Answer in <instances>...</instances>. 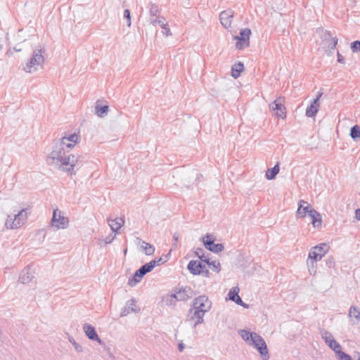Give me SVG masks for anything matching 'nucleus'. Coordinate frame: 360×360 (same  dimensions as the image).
<instances>
[{"mask_svg": "<svg viewBox=\"0 0 360 360\" xmlns=\"http://www.w3.org/2000/svg\"><path fill=\"white\" fill-rule=\"evenodd\" d=\"M64 142L56 141L50 154L46 157L48 165L53 166L59 170L65 172L68 165L70 164L71 158H74L73 154H68L64 149Z\"/></svg>", "mask_w": 360, "mask_h": 360, "instance_id": "f257e3e1", "label": "nucleus"}, {"mask_svg": "<svg viewBox=\"0 0 360 360\" xmlns=\"http://www.w3.org/2000/svg\"><path fill=\"white\" fill-rule=\"evenodd\" d=\"M64 143H65L64 149H65V150L68 153H69L70 150H72L75 147V145L72 143L67 142L65 141H64Z\"/></svg>", "mask_w": 360, "mask_h": 360, "instance_id": "09e8293b", "label": "nucleus"}, {"mask_svg": "<svg viewBox=\"0 0 360 360\" xmlns=\"http://www.w3.org/2000/svg\"><path fill=\"white\" fill-rule=\"evenodd\" d=\"M355 217L357 220L360 221V208L355 210Z\"/></svg>", "mask_w": 360, "mask_h": 360, "instance_id": "bf43d9fd", "label": "nucleus"}, {"mask_svg": "<svg viewBox=\"0 0 360 360\" xmlns=\"http://www.w3.org/2000/svg\"><path fill=\"white\" fill-rule=\"evenodd\" d=\"M84 157L82 155H75L74 158L70 161V164L68 165L65 168V172L69 173L71 176L72 174H75L74 172V169L75 167H80L83 165Z\"/></svg>", "mask_w": 360, "mask_h": 360, "instance_id": "dca6fc26", "label": "nucleus"}, {"mask_svg": "<svg viewBox=\"0 0 360 360\" xmlns=\"http://www.w3.org/2000/svg\"><path fill=\"white\" fill-rule=\"evenodd\" d=\"M251 34V30L246 27L240 30L239 35L234 36L233 39L236 41V48L238 50H242L250 46V37Z\"/></svg>", "mask_w": 360, "mask_h": 360, "instance_id": "20e7f679", "label": "nucleus"}, {"mask_svg": "<svg viewBox=\"0 0 360 360\" xmlns=\"http://www.w3.org/2000/svg\"><path fill=\"white\" fill-rule=\"evenodd\" d=\"M51 224L52 226H54L58 229H64L68 228L69 219L68 217H65L62 214V212L60 210L56 208L53 210Z\"/></svg>", "mask_w": 360, "mask_h": 360, "instance_id": "39448f33", "label": "nucleus"}, {"mask_svg": "<svg viewBox=\"0 0 360 360\" xmlns=\"http://www.w3.org/2000/svg\"><path fill=\"white\" fill-rule=\"evenodd\" d=\"M204 262L206 263L213 271L219 273L221 271V265L219 262L216 260L210 261V258L208 257L207 259H204Z\"/></svg>", "mask_w": 360, "mask_h": 360, "instance_id": "a878e982", "label": "nucleus"}, {"mask_svg": "<svg viewBox=\"0 0 360 360\" xmlns=\"http://www.w3.org/2000/svg\"><path fill=\"white\" fill-rule=\"evenodd\" d=\"M27 208L22 209L18 214H15L13 220L11 223V229L20 227L27 219Z\"/></svg>", "mask_w": 360, "mask_h": 360, "instance_id": "f8f14e48", "label": "nucleus"}, {"mask_svg": "<svg viewBox=\"0 0 360 360\" xmlns=\"http://www.w3.org/2000/svg\"><path fill=\"white\" fill-rule=\"evenodd\" d=\"M329 246L326 243H321L311 248L309 252V258L312 262L321 260L328 252Z\"/></svg>", "mask_w": 360, "mask_h": 360, "instance_id": "6e6552de", "label": "nucleus"}, {"mask_svg": "<svg viewBox=\"0 0 360 360\" xmlns=\"http://www.w3.org/2000/svg\"><path fill=\"white\" fill-rule=\"evenodd\" d=\"M319 103L317 99H314L306 109V116L308 117H313L316 116L319 111Z\"/></svg>", "mask_w": 360, "mask_h": 360, "instance_id": "aec40b11", "label": "nucleus"}, {"mask_svg": "<svg viewBox=\"0 0 360 360\" xmlns=\"http://www.w3.org/2000/svg\"><path fill=\"white\" fill-rule=\"evenodd\" d=\"M115 238V233L112 232L111 234H110L109 236L105 237V238L104 240L105 244L108 245V244L111 243L114 240Z\"/></svg>", "mask_w": 360, "mask_h": 360, "instance_id": "49530a36", "label": "nucleus"}, {"mask_svg": "<svg viewBox=\"0 0 360 360\" xmlns=\"http://www.w3.org/2000/svg\"><path fill=\"white\" fill-rule=\"evenodd\" d=\"M13 220V219L10 216L8 215V218L6 221V223H5V226H6L7 229H11V221Z\"/></svg>", "mask_w": 360, "mask_h": 360, "instance_id": "6e6d98bb", "label": "nucleus"}, {"mask_svg": "<svg viewBox=\"0 0 360 360\" xmlns=\"http://www.w3.org/2000/svg\"><path fill=\"white\" fill-rule=\"evenodd\" d=\"M136 272H137V274H138L139 275H140V276H141L142 278H143V276L146 275L145 271H143V269H141V267H140V268H139V269L136 271Z\"/></svg>", "mask_w": 360, "mask_h": 360, "instance_id": "13d9d810", "label": "nucleus"}, {"mask_svg": "<svg viewBox=\"0 0 360 360\" xmlns=\"http://www.w3.org/2000/svg\"><path fill=\"white\" fill-rule=\"evenodd\" d=\"M141 248L144 250V252L146 255L150 256L153 255L155 252V247L145 241L142 242Z\"/></svg>", "mask_w": 360, "mask_h": 360, "instance_id": "7c9ffc66", "label": "nucleus"}, {"mask_svg": "<svg viewBox=\"0 0 360 360\" xmlns=\"http://www.w3.org/2000/svg\"><path fill=\"white\" fill-rule=\"evenodd\" d=\"M239 288L237 286L233 287L229 292L228 296L230 300L235 302V300L240 297L239 293Z\"/></svg>", "mask_w": 360, "mask_h": 360, "instance_id": "72a5a7b5", "label": "nucleus"}, {"mask_svg": "<svg viewBox=\"0 0 360 360\" xmlns=\"http://www.w3.org/2000/svg\"><path fill=\"white\" fill-rule=\"evenodd\" d=\"M104 350L106 352V353L108 354L109 357L112 359H115V356L113 355L111 348L110 347L106 346L105 344L103 345Z\"/></svg>", "mask_w": 360, "mask_h": 360, "instance_id": "3c124183", "label": "nucleus"}, {"mask_svg": "<svg viewBox=\"0 0 360 360\" xmlns=\"http://www.w3.org/2000/svg\"><path fill=\"white\" fill-rule=\"evenodd\" d=\"M191 307H193V309L205 310V312H207L212 308V302L209 300L207 296L205 295H200L193 300Z\"/></svg>", "mask_w": 360, "mask_h": 360, "instance_id": "1a4fd4ad", "label": "nucleus"}, {"mask_svg": "<svg viewBox=\"0 0 360 360\" xmlns=\"http://www.w3.org/2000/svg\"><path fill=\"white\" fill-rule=\"evenodd\" d=\"M312 219V224L314 227H319L321 226L322 223V218L321 214L313 209L312 210L309 211V213L308 214Z\"/></svg>", "mask_w": 360, "mask_h": 360, "instance_id": "412c9836", "label": "nucleus"}, {"mask_svg": "<svg viewBox=\"0 0 360 360\" xmlns=\"http://www.w3.org/2000/svg\"><path fill=\"white\" fill-rule=\"evenodd\" d=\"M321 335H322V338L324 340L326 343H329V342L331 340L334 339L333 335L330 332H328L327 330L323 331L321 333Z\"/></svg>", "mask_w": 360, "mask_h": 360, "instance_id": "a19ab883", "label": "nucleus"}, {"mask_svg": "<svg viewBox=\"0 0 360 360\" xmlns=\"http://www.w3.org/2000/svg\"><path fill=\"white\" fill-rule=\"evenodd\" d=\"M359 360H360V357L359 358Z\"/></svg>", "mask_w": 360, "mask_h": 360, "instance_id": "0e129e2a", "label": "nucleus"}, {"mask_svg": "<svg viewBox=\"0 0 360 360\" xmlns=\"http://www.w3.org/2000/svg\"><path fill=\"white\" fill-rule=\"evenodd\" d=\"M150 22L154 26L157 25H159L160 27L166 26V20L163 16L150 18Z\"/></svg>", "mask_w": 360, "mask_h": 360, "instance_id": "c85d7f7f", "label": "nucleus"}, {"mask_svg": "<svg viewBox=\"0 0 360 360\" xmlns=\"http://www.w3.org/2000/svg\"><path fill=\"white\" fill-rule=\"evenodd\" d=\"M154 264H155L154 262H149L142 265L141 266V269H142L143 271H144L145 274H146L153 271V269H154V267H153Z\"/></svg>", "mask_w": 360, "mask_h": 360, "instance_id": "ea45409f", "label": "nucleus"}, {"mask_svg": "<svg viewBox=\"0 0 360 360\" xmlns=\"http://www.w3.org/2000/svg\"><path fill=\"white\" fill-rule=\"evenodd\" d=\"M178 349L179 352H182L184 349V345L182 342L178 344Z\"/></svg>", "mask_w": 360, "mask_h": 360, "instance_id": "680f3d73", "label": "nucleus"}, {"mask_svg": "<svg viewBox=\"0 0 360 360\" xmlns=\"http://www.w3.org/2000/svg\"><path fill=\"white\" fill-rule=\"evenodd\" d=\"M79 139V136L76 134H72L69 135L68 136H63L60 139H59L58 141H67L70 143H72L74 144L77 143Z\"/></svg>", "mask_w": 360, "mask_h": 360, "instance_id": "473e14b6", "label": "nucleus"}, {"mask_svg": "<svg viewBox=\"0 0 360 360\" xmlns=\"http://www.w3.org/2000/svg\"><path fill=\"white\" fill-rule=\"evenodd\" d=\"M193 290L189 286L175 287L172 289V297L177 301H186L193 295Z\"/></svg>", "mask_w": 360, "mask_h": 360, "instance_id": "423d86ee", "label": "nucleus"}, {"mask_svg": "<svg viewBox=\"0 0 360 360\" xmlns=\"http://www.w3.org/2000/svg\"><path fill=\"white\" fill-rule=\"evenodd\" d=\"M216 238L211 234L207 233L202 238L205 248L214 253H219L224 250V246L222 243H215Z\"/></svg>", "mask_w": 360, "mask_h": 360, "instance_id": "0eeeda50", "label": "nucleus"}, {"mask_svg": "<svg viewBox=\"0 0 360 360\" xmlns=\"http://www.w3.org/2000/svg\"><path fill=\"white\" fill-rule=\"evenodd\" d=\"M68 340H69L70 342L73 345V347H75V350L77 352H82V346L79 344H78L73 338L70 337Z\"/></svg>", "mask_w": 360, "mask_h": 360, "instance_id": "79ce46f5", "label": "nucleus"}, {"mask_svg": "<svg viewBox=\"0 0 360 360\" xmlns=\"http://www.w3.org/2000/svg\"><path fill=\"white\" fill-rule=\"evenodd\" d=\"M326 265L328 268H333L335 266V262L333 256H330L326 259Z\"/></svg>", "mask_w": 360, "mask_h": 360, "instance_id": "a18cd8bd", "label": "nucleus"}, {"mask_svg": "<svg viewBox=\"0 0 360 360\" xmlns=\"http://www.w3.org/2000/svg\"><path fill=\"white\" fill-rule=\"evenodd\" d=\"M173 240L174 243H173V245H176L178 240H179V234L178 233H174L173 234Z\"/></svg>", "mask_w": 360, "mask_h": 360, "instance_id": "4d7b16f0", "label": "nucleus"}, {"mask_svg": "<svg viewBox=\"0 0 360 360\" xmlns=\"http://www.w3.org/2000/svg\"><path fill=\"white\" fill-rule=\"evenodd\" d=\"M279 170H280V163H279V162H277L273 167L267 169V171L266 172V174H265L266 178L268 180H272V179H275L276 175L278 174Z\"/></svg>", "mask_w": 360, "mask_h": 360, "instance_id": "5701e85b", "label": "nucleus"}, {"mask_svg": "<svg viewBox=\"0 0 360 360\" xmlns=\"http://www.w3.org/2000/svg\"><path fill=\"white\" fill-rule=\"evenodd\" d=\"M44 58L42 56L41 49H34L31 58L22 67V70L26 72L31 73L37 71L39 67H41L44 64Z\"/></svg>", "mask_w": 360, "mask_h": 360, "instance_id": "f03ea898", "label": "nucleus"}, {"mask_svg": "<svg viewBox=\"0 0 360 360\" xmlns=\"http://www.w3.org/2000/svg\"><path fill=\"white\" fill-rule=\"evenodd\" d=\"M311 206L307 201L301 200L298 203V208L296 212L297 218H303L309 214V211L312 210Z\"/></svg>", "mask_w": 360, "mask_h": 360, "instance_id": "a211bd4d", "label": "nucleus"}, {"mask_svg": "<svg viewBox=\"0 0 360 360\" xmlns=\"http://www.w3.org/2000/svg\"><path fill=\"white\" fill-rule=\"evenodd\" d=\"M338 42V39L336 37L331 38V39L327 42L328 49L329 50L334 51L337 47Z\"/></svg>", "mask_w": 360, "mask_h": 360, "instance_id": "e433bc0d", "label": "nucleus"}, {"mask_svg": "<svg viewBox=\"0 0 360 360\" xmlns=\"http://www.w3.org/2000/svg\"><path fill=\"white\" fill-rule=\"evenodd\" d=\"M195 255L200 259V261L204 262V259H207L208 257L205 255V251L201 248H198L194 252Z\"/></svg>", "mask_w": 360, "mask_h": 360, "instance_id": "4c0bfd02", "label": "nucleus"}, {"mask_svg": "<svg viewBox=\"0 0 360 360\" xmlns=\"http://www.w3.org/2000/svg\"><path fill=\"white\" fill-rule=\"evenodd\" d=\"M321 96H322V93L321 92H319L318 95L316 96V97L314 99H317L318 100V103H319V100H320V98L321 97Z\"/></svg>", "mask_w": 360, "mask_h": 360, "instance_id": "e2e57ef3", "label": "nucleus"}, {"mask_svg": "<svg viewBox=\"0 0 360 360\" xmlns=\"http://www.w3.org/2000/svg\"><path fill=\"white\" fill-rule=\"evenodd\" d=\"M348 316L349 317L353 316L356 321V323H359L360 320V309L354 305L351 306L349 310Z\"/></svg>", "mask_w": 360, "mask_h": 360, "instance_id": "cd10ccee", "label": "nucleus"}, {"mask_svg": "<svg viewBox=\"0 0 360 360\" xmlns=\"http://www.w3.org/2000/svg\"><path fill=\"white\" fill-rule=\"evenodd\" d=\"M243 70H244V65L242 62L239 61V62L235 63L231 67V76L234 79H237L238 77H240V75L241 72L243 71Z\"/></svg>", "mask_w": 360, "mask_h": 360, "instance_id": "4be33fe9", "label": "nucleus"}, {"mask_svg": "<svg viewBox=\"0 0 360 360\" xmlns=\"http://www.w3.org/2000/svg\"><path fill=\"white\" fill-rule=\"evenodd\" d=\"M205 313V310L193 309V307L191 306L188 316H190L191 321H194L193 328L203 323V317Z\"/></svg>", "mask_w": 360, "mask_h": 360, "instance_id": "9b49d317", "label": "nucleus"}, {"mask_svg": "<svg viewBox=\"0 0 360 360\" xmlns=\"http://www.w3.org/2000/svg\"><path fill=\"white\" fill-rule=\"evenodd\" d=\"M124 221L122 218H116L112 220V223L110 224L112 232L116 233L123 226Z\"/></svg>", "mask_w": 360, "mask_h": 360, "instance_id": "393cba45", "label": "nucleus"}, {"mask_svg": "<svg viewBox=\"0 0 360 360\" xmlns=\"http://www.w3.org/2000/svg\"><path fill=\"white\" fill-rule=\"evenodd\" d=\"M350 49L353 53L360 52V40H356L351 43Z\"/></svg>", "mask_w": 360, "mask_h": 360, "instance_id": "58836bf2", "label": "nucleus"}, {"mask_svg": "<svg viewBox=\"0 0 360 360\" xmlns=\"http://www.w3.org/2000/svg\"><path fill=\"white\" fill-rule=\"evenodd\" d=\"M331 38H333V37H332V34L330 31L324 30L323 32V34L321 35V39H323V41L328 42V41H330L331 39Z\"/></svg>", "mask_w": 360, "mask_h": 360, "instance_id": "c03bdc74", "label": "nucleus"}, {"mask_svg": "<svg viewBox=\"0 0 360 360\" xmlns=\"http://www.w3.org/2000/svg\"><path fill=\"white\" fill-rule=\"evenodd\" d=\"M238 333L241 338L248 345L251 342V340L253 338L254 333H255V332H251L245 329H240Z\"/></svg>", "mask_w": 360, "mask_h": 360, "instance_id": "b1692460", "label": "nucleus"}, {"mask_svg": "<svg viewBox=\"0 0 360 360\" xmlns=\"http://www.w3.org/2000/svg\"><path fill=\"white\" fill-rule=\"evenodd\" d=\"M83 329L89 340L96 341L100 345H104V342L98 337L95 327L89 323H84Z\"/></svg>", "mask_w": 360, "mask_h": 360, "instance_id": "ddd939ff", "label": "nucleus"}, {"mask_svg": "<svg viewBox=\"0 0 360 360\" xmlns=\"http://www.w3.org/2000/svg\"><path fill=\"white\" fill-rule=\"evenodd\" d=\"M204 276L209 277L210 276V271L206 268L203 269L202 273H201Z\"/></svg>", "mask_w": 360, "mask_h": 360, "instance_id": "052dcab7", "label": "nucleus"}, {"mask_svg": "<svg viewBox=\"0 0 360 360\" xmlns=\"http://www.w3.org/2000/svg\"><path fill=\"white\" fill-rule=\"evenodd\" d=\"M141 280L142 278L135 271L133 276L129 278L127 284L131 287H134Z\"/></svg>", "mask_w": 360, "mask_h": 360, "instance_id": "2f4dec72", "label": "nucleus"}, {"mask_svg": "<svg viewBox=\"0 0 360 360\" xmlns=\"http://www.w3.org/2000/svg\"><path fill=\"white\" fill-rule=\"evenodd\" d=\"M166 261H162V257H160L158 259H153L150 261V262H154L155 264H153V267L155 268L156 266H159L161 264H163L164 262H165Z\"/></svg>", "mask_w": 360, "mask_h": 360, "instance_id": "864d4df0", "label": "nucleus"}, {"mask_svg": "<svg viewBox=\"0 0 360 360\" xmlns=\"http://www.w3.org/2000/svg\"><path fill=\"white\" fill-rule=\"evenodd\" d=\"M95 109L96 114L100 117H103L107 115L109 106L108 105H101L99 104H96Z\"/></svg>", "mask_w": 360, "mask_h": 360, "instance_id": "bb28decb", "label": "nucleus"}, {"mask_svg": "<svg viewBox=\"0 0 360 360\" xmlns=\"http://www.w3.org/2000/svg\"><path fill=\"white\" fill-rule=\"evenodd\" d=\"M202 262L198 260H191L188 264L187 269L193 275H200L203 269H205V265Z\"/></svg>", "mask_w": 360, "mask_h": 360, "instance_id": "2eb2a0df", "label": "nucleus"}, {"mask_svg": "<svg viewBox=\"0 0 360 360\" xmlns=\"http://www.w3.org/2000/svg\"><path fill=\"white\" fill-rule=\"evenodd\" d=\"M163 29L162 34L165 36H169L172 34L170 32V29L168 26L167 22H166V26L161 27Z\"/></svg>", "mask_w": 360, "mask_h": 360, "instance_id": "603ef678", "label": "nucleus"}, {"mask_svg": "<svg viewBox=\"0 0 360 360\" xmlns=\"http://www.w3.org/2000/svg\"><path fill=\"white\" fill-rule=\"evenodd\" d=\"M236 304H237L238 305H240V306H242L243 308L245 309H248L249 308V305L246 303H245L240 297H238V298L235 300L234 302Z\"/></svg>", "mask_w": 360, "mask_h": 360, "instance_id": "de8ad7c7", "label": "nucleus"}, {"mask_svg": "<svg viewBox=\"0 0 360 360\" xmlns=\"http://www.w3.org/2000/svg\"><path fill=\"white\" fill-rule=\"evenodd\" d=\"M34 278V271L30 266H27L20 272L18 281L22 284H27L31 282Z\"/></svg>", "mask_w": 360, "mask_h": 360, "instance_id": "f3484780", "label": "nucleus"}, {"mask_svg": "<svg viewBox=\"0 0 360 360\" xmlns=\"http://www.w3.org/2000/svg\"><path fill=\"white\" fill-rule=\"evenodd\" d=\"M326 344L335 354L342 349L341 345L335 339L331 340L329 343Z\"/></svg>", "mask_w": 360, "mask_h": 360, "instance_id": "f704fd0d", "label": "nucleus"}, {"mask_svg": "<svg viewBox=\"0 0 360 360\" xmlns=\"http://www.w3.org/2000/svg\"><path fill=\"white\" fill-rule=\"evenodd\" d=\"M337 57H338V62L340 63H342V64H344L345 60V58L340 53L339 51H338L337 53Z\"/></svg>", "mask_w": 360, "mask_h": 360, "instance_id": "5fc2aeb1", "label": "nucleus"}, {"mask_svg": "<svg viewBox=\"0 0 360 360\" xmlns=\"http://www.w3.org/2000/svg\"><path fill=\"white\" fill-rule=\"evenodd\" d=\"M136 300L132 298L127 302L124 307L122 308L120 312V316L124 317L128 315L131 312H137L140 311V309L136 308Z\"/></svg>", "mask_w": 360, "mask_h": 360, "instance_id": "6ab92c4d", "label": "nucleus"}, {"mask_svg": "<svg viewBox=\"0 0 360 360\" xmlns=\"http://www.w3.org/2000/svg\"><path fill=\"white\" fill-rule=\"evenodd\" d=\"M284 97L280 96L269 105L273 110L276 111V116L282 119L286 117V108L284 105Z\"/></svg>", "mask_w": 360, "mask_h": 360, "instance_id": "9d476101", "label": "nucleus"}, {"mask_svg": "<svg viewBox=\"0 0 360 360\" xmlns=\"http://www.w3.org/2000/svg\"><path fill=\"white\" fill-rule=\"evenodd\" d=\"M160 12L158 6L155 4H150L149 6L150 18L156 17Z\"/></svg>", "mask_w": 360, "mask_h": 360, "instance_id": "c9c22d12", "label": "nucleus"}, {"mask_svg": "<svg viewBox=\"0 0 360 360\" xmlns=\"http://www.w3.org/2000/svg\"><path fill=\"white\" fill-rule=\"evenodd\" d=\"M249 345L252 346L258 351L263 360H268L269 359L267 345L264 338L259 334L254 333L253 338L251 340Z\"/></svg>", "mask_w": 360, "mask_h": 360, "instance_id": "7ed1b4c3", "label": "nucleus"}, {"mask_svg": "<svg viewBox=\"0 0 360 360\" xmlns=\"http://www.w3.org/2000/svg\"><path fill=\"white\" fill-rule=\"evenodd\" d=\"M123 17L127 19V25L128 27H130L131 26V12L129 9H125L124 11V13H123Z\"/></svg>", "mask_w": 360, "mask_h": 360, "instance_id": "37998d69", "label": "nucleus"}, {"mask_svg": "<svg viewBox=\"0 0 360 360\" xmlns=\"http://www.w3.org/2000/svg\"><path fill=\"white\" fill-rule=\"evenodd\" d=\"M233 17V11L231 9H227L221 12L219 14V20L221 25L226 29L231 27Z\"/></svg>", "mask_w": 360, "mask_h": 360, "instance_id": "4468645a", "label": "nucleus"}, {"mask_svg": "<svg viewBox=\"0 0 360 360\" xmlns=\"http://www.w3.org/2000/svg\"><path fill=\"white\" fill-rule=\"evenodd\" d=\"M349 135L354 141H356L360 138V127L357 124L354 125L350 129Z\"/></svg>", "mask_w": 360, "mask_h": 360, "instance_id": "c756f323", "label": "nucleus"}, {"mask_svg": "<svg viewBox=\"0 0 360 360\" xmlns=\"http://www.w3.org/2000/svg\"><path fill=\"white\" fill-rule=\"evenodd\" d=\"M176 301L174 297H172V294L165 300L167 305H175Z\"/></svg>", "mask_w": 360, "mask_h": 360, "instance_id": "8fccbe9b", "label": "nucleus"}]
</instances>
